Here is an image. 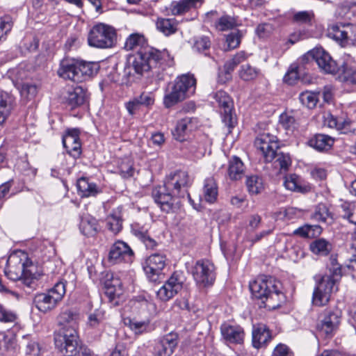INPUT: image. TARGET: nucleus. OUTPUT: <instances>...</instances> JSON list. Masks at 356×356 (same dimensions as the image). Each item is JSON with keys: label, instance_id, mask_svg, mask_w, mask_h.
Returning <instances> with one entry per match:
<instances>
[{"label": "nucleus", "instance_id": "5701e85b", "mask_svg": "<svg viewBox=\"0 0 356 356\" xmlns=\"http://www.w3.org/2000/svg\"><path fill=\"white\" fill-rule=\"evenodd\" d=\"M347 28H348V26L344 25H332L328 28L327 35L330 38L335 40L342 47L354 45V40L350 38L348 35V31L346 30Z\"/></svg>", "mask_w": 356, "mask_h": 356}, {"label": "nucleus", "instance_id": "49530a36", "mask_svg": "<svg viewBox=\"0 0 356 356\" xmlns=\"http://www.w3.org/2000/svg\"><path fill=\"white\" fill-rule=\"evenodd\" d=\"M236 26V18L227 15L220 17L216 22V28L222 31L232 29Z\"/></svg>", "mask_w": 356, "mask_h": 356}, {"label": "nucleus", "instance_id": "0e129e2a", "mask_svg": "<svg viewBox=\"0 0 356 356\" xmlns=\"http://www.w3.org/2000/svg\"><path fill=\"white\" fill-rule=\"evenodd\" d=\"M273 28L271 24L262 23L257 26L256 33L259 38H266L273 32Z\"/></svg>", "mask_w": 356, "mask_h": 356}, {"label": "nucleus", "instance_id": "052dcab7", "mask_svg": "<svg viewBox=\"0 0 356 356\" xmlns=\"http://www.w3.org/2000/svg\"><path fill=\"white\" fill-rule=\"evenodd\" d=\"M121 175L124 178H129L134 175V168L131 161H123L119 166Z\"/></svg>", "mask_w": 356, "mask_h": 356}, {"label": "nucleus", "instance_id": "a878e982", "mask_svg": "<svg viewBox=\"0 0 356 356\" xmlns=\"http://www.w3.org/2000/svg\"><path fill=\"white\" fill-rule=\"evenodd\" d=\"M99 70L98 63L78 60L79 83L91 79L97 74Z\"/></svg>", "mask_w": 356, "mask_h": 356}, {"label": "nucleus", "instance_id": "4d7b16f0", "mask_svg": "<svg viewBox=\"0 0 356 356\" xmlns=\"http://www.w3.org/2000/svg\"><path fill=\"white\" fill-rule=\"evenodd\" d=\"M13 27V22L9 17L0 19V40H5L6 35Z\"/></svg>", "mask_w": 356, "mask_h": 356}, {"label": "nucleus", "instance_id": "338daca9", "mask_svg": "<svg viewBox=\"0 0 356 356\" xmlns=\"http://www.w3.org/2000/svg\"><path fill=\"white\" fill-rule=\"evenodd\" d=\"M272 356H293V353L286 345L280 343L275 348Z\"/></svg>", "mask_w": 356, "mask_h": 356}, {"label": "nucleus", "instance_id": "a18cd8bd", "mask_svg": "<svg viewBox=\"0 0 356 356\" xmlns=\"http://www.w3.org/2000/svg\"><path fill=\"white\" fill-rule=\"evenodd\" d=\"M77 344L76 345L75 350L69 351L67 347H56L60 351H65L66 354H70L71 356H91V350L86 346L81 343L78 336Z\"/></svg>", "mask_w": 356, "mask_h": 356}, {"label": "nucleus", "instance_id": "c9c22d12", "mask_svg": "<svg viewBox=\"0 0 356 356\" xmlns=\"http://www.w3.org/2000/svg\"><path fill=\"white\" fill-rule=\"evenodd\" d=\"M204 198L209 203H213L218 197V186L213 177H210L204 180Z\"/></svg>", "mask_w": 356, "mask_h": 356}, {"label": "nucleus", "instance_id": "c756f323", "mask_svg": "<svg viewBox=\"0 0 356 356\" xmlns=\"http://www.w3.org/2000/svg\"><path fill=\"white\" fill-rule=\"evenodd\" d=\"M307 144L318 152H325L331 149L334 139L328 135L317 134L308 140Z\"/></svg>", "mask_w": 356, "mask_h": 356}, {"label": "nucleus", "instance_id": "f3484780", "mask_svg": "<svg viewBox=\"0 0 356 356\" xmlns=\"http://www.w3.org/2000/svg\"><path fill=\"white\" fill-rule=\"evenodd\" d=\"M79 129H68L63 136V145L67 152L74 159H77L81 154V145Z\"/></svg>", "mask_w": 356, "mask_h": 356}, {"label": "nucleus", "instance_id": "680f3d73", "mask_svg": "<svg viewBox=\"0 0 356 356\" xmlns=\"http://www.w3.org/2000/svg\"><path fill=\"white\" fill-rule=\"evenodd\" d=\"M299 79V72L298 67L291 66L286 74L284 76V81L289 85H293Z\"/></svg>", "mask_w": 356, "mask_h": 356}, {"label": "nucleus", "instance_id": "a211bd4d", "mask_svg": "<svg viewBox=\"0 0 356 356\" xmlns=\"http://www.w3.org/2000/svg\"><path fill=\"white\" fill-rule=\"evenodd\" d=\"M133 255V250L126 243L118 241L111 247L108 253V261L111 264L122 261L129 262L131 260Z\"/></svg>", "mask_w": 356, "mask_h": 356}, {"label": "nucleus", "instance_id": "09e8293b", "mask_svg": "<svg viewBox=\"0 0 356 356\" xmlns=\"http://www.w3.org/2000/svg\"><path fill=\"white\" fill-rule=\"evenodd\" d=\"M299 100L302 105L309 109H312L316 107L318 98L316 93L305 91L300 94Z\"/></svg>", "mask_w": 356, "mask_h": 356}, {"label": "nucleus", "instance_id": "e2e57ef3", "mask_svg": "<svg viewBox=\"0 0 356 356\" xmlns=\"http://www.w3.org/2000/svg\"><path fill=\"white\" fill-rule=\"evenodd\" d=\"M40 347L38 341L31 340L26 343V354L27 356H39Z\"/></svg>", "mask_w": 356, "mask_h": 356}, {"label": "nucleus", "instance_id": "f704fd0d", "mask_svg": "<svg viewBox=\"0 0 356 356\" xmlns=\"http://www.w3.org/2000/svg\"><path fill=\"white\" fill-rule=\"evenodd\" d=\"M76 186L81 197L95 196L100 191L96 184L86 177L79 179Z\"/></svg>", "mask_w": 356, "mask_h": 356}, {"label": "nucleus", "instance_id": "20e7f679", "mask_svg": "<svg viewBox=\"0 0 356 356\" xmlns=\"http://www.w3.org/2000/svg\"><path fill=\"white\" fill-rule=\"evenodd\" d=\"M330 261L329 273L321 277L313 292L312 303L315 306L326 305L330 300L331 294L338 291L337 283L342 277L341 266L333 257H330Z\"/></svg>", "mask_w": 356, "mask_h": 356}, {"label": "nucleus", "instance_id": "bb28decb", "mask_svg": "<svg viewBox=\"0 0 356 356\" xmlns=\"http://www.w3.org/2000/svg\"><path fill=\"white\" fill-rule=\"evenodd\" d=\"M87 90L81 86L74 88L69 91L66 97V103L72 109L80 106L88 102Z\"/></svg>", "mask_w": 356, "mask_h": 356}, {"label": "nucleus", "instance_id": "aec40b11", "mask_svg": "<svg viewBox=\"0 0 356 356\" xmlns=\"http://www.w3.org/2000/svg\"><path fill=\"white\" fill-rule=\"evenodd\" d=\"M220 332L226 343L241 344L243 343L245 332L239 325H232L224 323L220 325Z\"/></svg>", "mask_w": 356, "mask_h": 356}, {"label": "nucleus", "instance_id": "f8f14e48", "mask_svg": "<svg viewBox=\"0 0 356 356\" xmlns=\"http://www.w3.org/2000/svg\"><path fill=\"white\" fill-rule=\"evenodd\" d=\"M222 115V122L227 127V131L231 132V129L236 124V119L233 113L234 102L231 97L225 91L219 90L213 95Z\"/></svg>", "mask_w": 356, "mask_h": 356}, {"label": "nucleus", "instance_id": "0eeeda50", "mask_svg": "<svg viewBox=\"0 0 356 356\" xmlns=\"http://www.w3.org/2000/svg\"><path fill=\"white\" fill-rule=\"evenodd\" d=\"M196 79L193 74H186L177 76L168 83L165 90L163 105L170 108L195 93Z\"/></svg>", "mask_w": 356, "mask_h": 356}, {"label": "nucleus", "instance_id": "69168bd1", "mask_svg": "<svg viewBox=\"0 0 356 356\" xmlns=\"http://www.w3.org/2000/svg\"><path fill=\"white\" fill-rule=\"evenodd\" d=\"M108 229L114 233H118L122 227V219L115 216H112L108 221Z\"/></svg>", "mask_w": 356, "mask_h": 356}, {"label": "nucleus", "instance_id": "72a5a7b5", "mask_svg": "<svg viewBox=\"0 0 356 356\" xmlns=\"http://www.w3.org/2000/svg\"><path fill=\"white\" fill-rule=\"evenodd\" d=\"M98 222L97 220L90 216H86L81 218L79 229L81 232L88 236H94L97 233Z\"/></svg>", "mask_w": 356, "mask_h": 356}, {"label": "nucleus", "instance_id": "7c9ffc66", "mask_svg": "<svg viewBox=\"0 0 356 356\" xmlns=\"http://www.w3.org/2000/svg\"><path fill=\"white\" fill-rule=\"evenodd\" d=\"M284 184L288 190L301 193H306L311 189V187L303 184L301 178L296 174L286 176Z\"/></svg>", "mask_w": 356, "mask_h": 356}, {"label": "nucleus", "instance_id": "e433bc0d", "mask_svg": "<svg viewBox=\"0 0 356 356\" xmlns=\"http://www.w3.org/2000/svg\"><path fill=\"white\" fill-rule=\"evenodd\" d=\"M244 173V165L242 161L236 156H234L229 161L228 167V175L232 180H238L241 179Z\"/></svg>", "mask_w": 356, "mask_h": 356}, {"label": "nucleus", "instance_id": "2eb2a0df", "mask_svg": "<svg viewBox=\"0 0 356 356\" xmlns=\"http://www.w3.org/2000/svg\"><path fill=\"white\" fill-rule=\"evenodd\" d=\"M182 288L183 280L177 274L174 273L157 291V298L162 302H167L178 293Z\"/></svg>", "mask_w": 356, "mask_h": 356}, {"label": "nucleus", "instance_id": "f257e3e1", "mask_svg": "<svg viewBox=\"0 0 356 356\" xmlns=\"http://www.w3.org/2000/svg\"><path fill=\"white\" fill-rule=\"evenodd\" d=\"M191 184L187 172L177 171L165 178L163 186L155 187L152 195L161 210L166 213H176L181 207V200L186 198L196 209L188 193Z\"/></svg>", "mask_w": 356, "mask_h": 356}, {"label": "nucleus", "instance_id": "c03bdc74", "mask_svg": "<svg viewBox=\"0 0 356 356\" xmlns=\"http://www.w3.org/2000/svg\"><path fill=\"white\" fill-rule=\"evenodd\" d=\"M246 186L249 193L252 195L259 194L264 188L261 178L256 175L247 177Z\"/></svg>", "mask_w": 356, "mask_h": 356}, {"label": "nucleus", "instance_id": "2f4dec72", "mask_svg": "<svg viewBox=\"0 0 356 356\" xmlns=\"http://www.w3.org/2000/svg\"><path fill=\"white\" fill-rule=\"evenodd\" d=\"M123 322L136 335L147 333L149 330L150 321L149 319L138 321L135 318H131L128 317L124 318Z\"/></svg>", "mask_w": 356, "mask_h": 356}, {"label": "nucleus", "instance_id": "ddd939ff", "mask_svg": "<svg viewBox=\"0 0 356 356\" xmlns=\"http://www.w3.org/2000/svg\"><path fill=\"white\" fill-rule=\"evenodd\" d=\"M215 267L209 260H199L193 268V276L197 284L203 286L212 285L215 279Z\"/></svg>", "mask_w": 356, "mask_h": 356}, {"label": "nucleus", "instance_id": "4468645a", "mask_svg": "<svg viewBox=\"0 0 356 356\" xmlns=\"http://www.w3.org/2000/svg\"><path fill=\"white\" fill-rule=\"evenodd\" d=\"M164 254L155 253L148 257L143 263V268L151 282H156L166 264Z\"/></svg>", "mask_w": 356, "mask_h": 356}, {"label": "nucleus", "instance_id": "864d4df0", "mask_svg": "<svg viewBox=\"0 0 356 356\" xmlns=\"http://www.w3.org/2000/svg\"><path fill=\"white\" fill-rule=\"evenodd\" d=\"M280 123L285 130L289 131H293L296 127V122L294 117L286 113H282L280 115Z\"/></svg>", "mask_w": 356, "mask_h": 356}, {"label": "nucleus", "instance_id": "cd10ccee", "mask_svg": "<svg viewBox=\"0 0 356 356\" xmlns=\"http://www.w3.org/2000/svg\"><path fill=\"white\" fill-rule=\"evenodd\" d=\"M131 233L145 245L147 249L154 250L158 246V243L151 236L148 230L139 224L131 225Z\"/></svg>", "mask_w": 356, "mask_h": 356}, {"label": "nucleus", "instance_id": "6e6d98bb", "mask_svg": "<svg viewBox=\"0 0 356 356\" xmlns=\"http://www.w3.org/2000/svg\"><path fill=\"white\" fill-rule=\"evenodd\" d=\"M330 213L325 204H318L313 214V218L317 221L325 222Z\"/></svg>", "mask_w": 356, "mask_h": 356}, {"label": "nucleus", "instance_id": "4c0bfd02", "mask_svg": "<svg viewBox=\"0 0 356 356\" xmlns=\"http://www.w3.org/2000/svg\"><path fill=\"white\" fill-rule=\"evenodd\" d=\"M156 28L165 35H170L177 31V22L175 19L161 18L157 20Z\"/></svg>", "mask_w": 356, "mask_h": 356}, {"label": "nucleus", "instance_id": "13d9d810", "mask_svg": "<svg viewBox=\"0 0 356 356\" xmlns=\"http://www.w3.org/2000/svg\"><path fill=\"white\" fill-rule=\"evenodd\" d=\"M314 18V13L312 11H301L296 13L293 19L296 22L302 24H310Z\"/></svg>", "mask_w": 356, "mask_h": 356}, {"label": "nucleus", "instance_id": "423d86ee", "mask_svg": "<svg viewBox=\"0 0 356 356\" xmlns=\"http://www.w3.org/2000/svg\"><path fill=\"white\" fill-rule=\"evenodd\" d=\"M22 255L24 259L20 258L17 254H11L8 257L5 273L9 279L22 280L26 286L34 289L38 277L36 273V267L25 254Z\"/></svg>", "mask_w": 356, "mask_h": 356}, {"label": "nucleus", "instance_id": "39448f33", "mask_svg": "<svg viewBox=\"0 0 356 356\" xmlns=\"http://www.w3.org/2000/svg\"><path fill=\"white\" fill-rule=\"evenodd\" d=\"M254 146L261 151L266 162L274 161V167L279 168V172L287 171L291 165L290 155L280 150L275 136L268 133L261 134L256 138Z\"/></svg>", "mask_w": 356, "mask_h": 356}, {"label": "nucleus", "instance_id": "a19ab883", "mask_svg": "<svg viewBox=\"0 0 356 356\" xmlns=\"http://www.w3.org/2000/svg\"><path fill=\"white\" fill-rule=\"evenodd\" d=\"M145 40L143 35L138 33L130 35L124 43V49L127 51L145 48Z\"/></svg>", "mask_w": 356, "mask_h": 356}, {"label": "nucleus", "instance_id": "f03ea898", "mask_svg": "<svg viewBox=\"0 0 356 356\" xmlns=\"http://www.w3.org/2000/svg\"><path fill=\"white\" fill-rule=\"evenodd\" d=\"M281 283L271 276H261L250 283L252 298L257 300L260 308L275 309L285 301L281 291Z\"/></svg>", "mask_w": 356, "mask_h": 356}, {"label": "nucleus", "instance_id": "37998d69", "mask_svg": "<svg viewBox=\"0 0 356 356\" xmlns=\"http://www.w3.org/2000/svg\"><path fill=\"white\" fill-rule=\"evenodd\" d=\"M192 48L198 53H204L211 47V40L208 36L200 35L193 38Z\"/></svg>", "mask_w": 356, "mask_h": 356}, {"label": "nucleus", "instance_id": "3c124183", "mask_svg": "<svg viewBox=\"0 0 356 356\" xmlns=\"http://www.w3.org/2000/svg\"><path fill=\"white\" fill-rule=\"evenodd\" d=\"M243 34L241 31L236 30L227 35L226 43L228 49H234L238 47L241 43Z\"/></svg>", "mask_w": 356, "mask_h": 356}, {"label": "nucleus", "instance_id": "9b49d317", "mask_svg": "<svg viewBox=\"0 0 356 356\" xmlns=\"http://www.w3.org/2000/svg\"><path fill=\"white\" fill-rule=\"evenodd\" d=\"M117 41L115 30L104 24L94 26L89 32L88 42L90 47L106 49L115 46Z\"/></svg>", "mask_w": 356, "mask_h": 356}, {"label": "nucleus", "instance_id": "dca6fc26", "mask_svg": "<svg viewBox=\"0 0 356 356\" xmlns=\"http://www.w3.org/2000/svg\"><path fill=\"white\" fill-rule=\"evenodd\" d=\"M319 68L326 74H336L339 71L337 62L323 48H316L310 52Z\"/></svg>", "mask_w": 356, "mask_h": 356}, {"label": "nucleus", "instance_id": "ea45409f", "mask_svg": "<svg viewBox=\"0 0 356 356\" xmlns=\"http://www.w3.org/2000/svg\"><path fill=\"white\" fill-rule=\"evenodd\" d=\"M261 74V70L246 63L241 66L239 76L244 81H251L256 79Z\"/></svg>", "mask_w": 356, "mask_h": 356}, {"label": "nucleus", "instance_id": "de8ad7c7", "mask_svg": "<svg viewBox=\"0 0 356 356\" xmlns=\"http://www.w3.org/2000/svg\"><path fill=\"white\" fill-rule=\"evenodd\" d=\"M15 106V97L10 93L0 92V110L11 113Z\"/></svg>", "mask_w": 356, "mask_h": 356}, {"label": "nucleus", "instance_id": "473e14b6", "mask_svg": "<svg viewBox=\"0 0 356 356\" xmlns=\"http://www.w3.org/2000/svg\"><path fill=\"white\" fill-rule=\"evenodd\" d=\"M202 0H180L172 1L170 5V10L173 15H180L188 12L192 7H195L197 3H202Z\"/></svg>", "mask_w": 356, "mask_h": 356}, {"label": "nucleus", "instance_id": "79ce46f5", "mask_svg": "<svg viewBox=\"0 0 356 356\" xmlns=\"http://www.w3.org/2000/svg\"><path fill=\"white\" fill-rule=\"evenodd\" d=\"M310 250L314 254L327 255L331 250V245L326 240L318 238L311 243Z\"/></svg>", "mask_w": 356, "mask_h": 356}, {"label": "nucleus", "instance_id": "5fc2aeb1", "mask_svg": "<svg viewBox=\"0 0 356 356\" xmlns=\"http://www.w3.org/2000/svg\"><path fill=\"white\" fill-rule=\"evenodd\" d=\"M120 284L121 283L120 280L118 277H113L111 281L103 284L106 289V294L111 299H113L115 296L117 287H119Z\"/></svg>", "mask_w": 356, "mask_h": 356}, {"label": "nucleus", "instance_id": "393cba45", "mask_svg": "<svg viewBox=\"0 0 356 356\" xmlns=\"http://www.w3.org/2000/svg\"><path fill=\"white\" fill-rule=\"evenodd\" d=\"M252 337V346L257 349L265 346L271 339L268 327L263 323L253 325Z\"/></svg>", "mask_w": 356, "mask_h": 356}, {"label": "nucleus", "instance_id": "bf43d9fd", "mask_svg": "<svg viewBox=\"0 0 356 356\" xmlns=\"http://www.w3.org/2000/svg\"><path fill=\"white\" fill-rule=\"evenodd\" d=\"M16 320L15 313L6 309L0 303V321L3 323H12Z\"/></svg>", "mask_w": 356, "mask_h": 356}, {"label": "nucleus", "instance_id": "58836bf2", "mask_svg": "<svg viewBox=\"0 0 356 356\" xmlns=\"http://www.w3.org/2000/svg\"><path fill=\"white\" fill-rule=\"evenodd\" d=\"M8 76L15 88L28 81L29 72L22 67H16L8 72Z\"/></svg>", "mask_w": 356, "mask_h": 356}, {"label": "nucleus", "instance_id": "412c9836", "mask_svg": "<svg viewBox=\"0 0 356 356\" xmlns=\"http://www.w3.org/2000/svg\"><path fill=\"white\" fill-rule=\"evenodd\" d=\"M57 73L65 80L79 83L78 60L68 58L63 59Z\"/></svg>", "mask_w": 356, "mask_h": 356}, {"label": "nucleus", "instance_id": "6ab92c4d", "mask_svg": "<svg viewBox=\"0 0 356 356\" xmlns=\"http://www.w3.org/2000/svg\"><path fill=\"white\" fill-rule=\"evenodd\" d=\"M199 121L196 118L186 117L177 121L172 135L175 139L184 141L185 137L198 127Z\"/></svg>", "mask_w": 356, "mask_h": 356}, {"label": "nucleus", "instance_id": "774afa93", "mask_svg": "<svg viewBox=\"0 0 356 356\" xmlns=\"http://www.w3.org/2000/svg\"><path fill=\"white\" fill-rule=\"evenodd\" d=\"M343 218L350 222L356 225V204H350L344 209Z\"/></svg>", "mask_w": 356, "mask_h": 356}, {"label": "nucleus", "instance_id": "4be33fe9", "mask_svg": "<svg viewBox=\"0 0 356 356\" xmlns=\"http://www.w3.org/2000/svg\"><path fill=\"white\" fill-rule=\"evenodd\" d=\"M179 335L175 332H170L164 335L156 345L159 356H170L178 346Z\"/></svg>", "mask_w": 356, "mask_h": 356}, {"label": "nucleus", "instance_id": "8fccbe9b", "mask_svg": "<svg viewBox=\"0 0 356 356\" xmlns=\"http://www.w3.org/2000/svg\"><path fill=\"white\" fill-rule=\"evenodd\" d=\"M16 88L19 91L21 96L27 99H33L38 92L36 85L31 83L29 81Z\"/></svg>", "mask_w": 356, "mask_h": 356}, {"label": "nucleus", "instance_id": "603ef678", "mask_svg": "<svg viewBox=\"0 0 356 356\" xmlns=\"http://www.w3.org/2000/svg\"><path fill=\"white\" fill-rule=\"evenodd\" d=\"M237 65L233 62L232 59L227 61L224 65L223 72L219 74V80L220 83H225L227 81L231 79V73L234 71Z\"/></svg>", "mask_w": 356, "mask_h": 356}, {"label": "nucleus", "instance_id": "6e6552de", "mask_svg": "<svg viewBox=\"0 0 356 356\" xmlns=\"http://www.w3.org/2000/svg\"><path fill=\"white\" fill-rule=\"evenodd\" d=\"M161 58L162 53L160 51L146 46L129 56L124 70V74L127 76H131L134 73L143 75L144 72L156 67Z\"/></svg>", "mask_w": 356, "mask_h": 356}, {"label": "nucleus", "instance_id": "c85d7f7f", "mask_svg": "<svg viewBox=\"0 0 356 356\" xmlns=\"http://www.w3.org/2000/svg\"><path fill=\"white\" fill-rule=\"evenodd\" d=\"M154 102V99L152 94L149 92H142L139 96L134 97L132 100L126 104V108L130 115H134L140 106H149Z\"/></svg>", "mask_w": 356, "mask_h": 356}, {"label": "nucleus", "instance_id": "1a4fd4ad", "mask_svg": "<svg viewBox=\"0 0 356 356\" xmlns=\"http://www.w3.org/2000/svg\"><path fill=\"white\" fill-rule=\"evenodd\" d=\"M341 318L342 311L337 305L325 309L316 325L319 334L327 339L332 338L339 328Z\"/></svg>", "mask_w": 356, "mask_h": 356}, {"label": "nucleus", "instance_id": "9d476101", "mask_svg": "<svg viewBox=\"0 0 356 356\" xmlns=\"http://www.w3.org/2000/svg\"><path fill=\"white\" fill-rule=\"evenodd\" d=\"M66 293V282L59 281L47 293L35 296L33 302L38 310L46 313L54 309Z\"/></svg>", "mask_w": 356, "mask_h": 356}, {"label": "nucleus", "instance_id": "b1692460", "mask_svg": "<svg viewBox=\"0 0 356 356\" xmlns=\"http://www.w3.org/2000/svg\"><path fill=\"white\" fill-rule=\"evenodd\" d=\"M337 79L347 85H356V65L344 60L337 72Z\"/></svg>", "mask_w": 356, "mask_h": 356}, {"label": "nucleus", "instance_id": "7ed1b4c3", "mask_svg": "<svg viewBox=\"0 0 356 356\" xmlns=\"http://www.w3.org/2000/svg\"><path fill=\"white\" fill-rule=\"evenodd\" d=\"M81 320L76 309H63L57 316L58 330L54 334L56 347H67L69 351L75 350L78 339V328Z\"/></svg>", "mask_w": 356, "mask_h": 356}]
</instances>
